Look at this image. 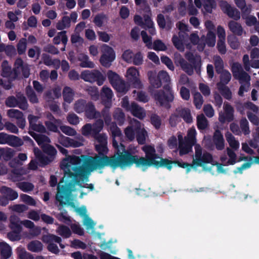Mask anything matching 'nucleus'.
Segmentation results:
<instances>
[{"label": "nucleus", "mask_w": 259, "mask_h": 259, "mask_svg": "<svg viewBox=\"0 0 259 259\" xmlns=\"http://www.w3.org/2000/svg\"><path fill=\"white\" fill-rule=\"evenodd\" d=\"M112 145L115 148L113 155L115 169L118 167L122 168L131 166L133 164H135L137 167L142 166L147 168L154 166V159L159 158L154 147L151 145H145L142 147L145 157L133 155L131 150L126 149L125 146L121 143L118 145L115 140H113Z\"/></svg>", "instance_id": "f257e3e1"}, {"label": "nucleus", "mask_w": 259, "mask_h": 259, "mask_svg": "<svg viewBox=\"0 0 259 259\" xmlns=\"http://www.w3.org/2000/svg\"><path fill=\"white\" fill-rule=\"evenodd\" d=\"M90 173H88L87 177H77V180L71 178L66 181L64 185H61L60 182L57 187V193L56 195V199L59 202L60 206L68 205L72 207H75V204L71 199V193L73 190L75 185H78L81 188H87L89 184L84 183L89 181V176Z\"/></svg>", "instance_id": "f03ea898"}, {"label": "nucleus", "mask_w": 259, "mask_h": 259, "mask_svg": "<svg viewBox=\"0 0 259 259\" xmlns=\"http://www.w3.org/2000/svg\"><path fill=\"white\" fill-rule=\"evenodd\" d=\"M86 157L82 159L77 156H68L61 162L60 167L66 181L71 178L77 180V177H87L88 168L85 164Z\"/></svg>", "instance_id": "7ed1b4c3"}, {"label": "nucleus", "mask_w": 259, "mask_h": 259, "mask_svg": "<svg viewBox=\"0 0 259 259\" xmlns=\"http://www.w3.org/2000/svg\"><path fill=\"white\" fill-rule=\"evenodd\" d=\"M104 127V121L98 119L93 124L86 123L81 128L82 134L85 137L91 136L98 144H107V136L105 133L100 134Z\"/></svg>", "instance_id": "20e7f679"}, {"label": "nucleus", "mask_w": 259, "mask_h": 259, "mask_svg": "<svg viewBox=\"0 0 259 259\" xmlns=\"http://www.w3.org/2000/svg\"><path fill=\"white\" fill-rule=\"evenodd\" d=\"M85 164L88 168V173H91L96 169H103L106 166H110L112 168L115 169L113 155L108 156L107 155H95L94 157L87 156Z\"/></svg>", "instance_id": "39448f33"}, {"label": "nucleus", "mask_w": 259, "mask_h": 259, "mask_svg": "<svg viewBox=\"0 0 259 259\" xmlns=\"http://www.w3.org/2000/svg\"><path fill=\"white\" fill-rule=\"evenodd\" d=\"M157 159H158V158ZM159 159H160V161L154 159V166L156 168L164 167L167 168L168 170H170L172 168V164H177L179 167L186 168V172L188 173L190 172L192 168L195 167L194 165H195V164H193V163L192 164H190L186 162H180L178 160L172 161L160 157H159Z\"/></svg>", "instance_id": "423d86ee"}, {"label": "nucleus", "mask_w": 259, "mask_h": 259, "mask_svg": "<svg viewBox=\"0 0 259 259\" xmlns=\"http://www.w3.org/2000/svg\"><path fill=\"white\" fill-rule=\"evenodd\" d=\"M5 104L7 107H18L23 110H26L28 107L27 99L21 93L17 94L16 97L14 96L8 97L5 101Z\"/></svg>", "instance_id": "0eeeda50"}, {"label": "nucleus", "mask_w": 259, "mask_h": 259, "mask_svg": "<svg viewBox=\"0 0 259 259\" xmlns=\"http://www.w3.org/2000/svg\"><path fill=\"white\" fill-rule=\"evenodd\" d=\"M153 98L157 104L169 109L170 108V103L173 102L175 97L171 93H165L162 90H159L154 92Z\"/></svg>", "instance_id": "6e6552de"}, {"label": "nucleus", "mask_w": 259, "mask_h": 259, "mask_svg": "<svg viewBox=\"0 0 259 259\" xmlns=\"http://www.w3.org/2000/svg\"><path fill=\"white\" fill-rule=\"evenodd\" d=\"M80 77L85 81L90 82H97L98 85L104 83L105 77L98 70H84L81 73Z\"/></svg>", "instance_id": "1a4fd4ad"}, {"label": "nucleus", "mask_w": 259, "mask_h": 259, "mask_svg": "<svg viewBox=\"0 0 259 259\" xmlns=\"http://www.w3.org/2000/svg\"><path fill=\"white\" fill-rule=\"evenodd\" d=\"M104 53L101 56L100 59V63L105 67H109L111 63L115 58V54L113 49L106 45L104 46Z\"/></svg>", "instance_id": "9d476101"}, {"label": "nucleus", "mask_w": 259, "mask_h": 259, "mask_svg": "<svg viewBox=\"0 0 259 259\" xmlns=\"http://www.w3.org/2000/svg\"><path fill=\"white\" fill-rule=\"evenodd\" d=\"M139 76V72L135 67H130L127 70V80L135 88H141L142 85Z\"/></svg>", "instance_id": "9b49d317"}, {"label": "nucleus", "mask_w": 259, "mask_h": 259, "mask_svg": "<svg viewBox=\"0 0 259 259\" xmlns=\"http://www.w3.org/2000/svg\"><path fill=\"white\" fill-rule=\"evenodd\" d=\"M224 113H220L219 120L221 123H225L226 121L231 122L234 120V110L233 107L228 102L224 104Z\"/></svg>", "instance_id": "f8f14e48"}, {"label": "nucleus", "mask_w": 259, "mask_h": 259, "mask_svg": "<svg viewBox=\"0 0 259 259\" xmlns=\"http://www.w3.org/2000/svg\"><path fill=\"white\" fill-rule=\"evenodd\" d=\"M220 6L223 12L229 17L235 20H238L240 18V12L236 8L232 7L226 1H223Z\"/></svg>", "instance_id": "ddd939ff"}, {"label": "nucleus", "mask_w": 259, "mask_h": 259, "mask_svg": "<svg viewBox=\"0 0 259 259\" xmlns=\"http://www.w3.org/2000/svg\"><path fill=\"white\" fill-rule=\"evenodd\" d=\"M176 63L179 64L182 69L185 71L188 75H192L194 73L195 69L194 65L189 63L181 56L177 58L175 61Z\"/></svg>", "instance_id": "4468645a"}, {"label": "nucleus", "mask_w": 259, "mask_h": 259, "mask_svg": "<svg viewBox=\"0 0 259 259\" xmlns=\"http://www.w3.org/2000/svg\"><path fill=\"white\" fill-rule=\"evenodd\" d=\"M85 116L90 119H95L101 117L100 112L96 110L95 106L93 102H89L84 112Z\"/></svg>", "instance_id": "2eb2a0df"}, {"label": "nucleus", "mask_w": 259, "mask_h": 259, "mask_svg": "<svg viewBox=\"0 0 259 259\" xmlns=\"http://www.w3.org/2000/svg\"><path fill=\"white\" fill-rule=\"evenodd\" d=\"M213 142L218 150H222L225 148V140L223 135L219 130L215 131L212 138Z\"/></svg>", "instance_id": "dca6fc26"}, {"label": "nucleus", "mask_w": 259, "mask_h": 259, "mask_svg": "<svg viewBox=\"0 0 259 259\" xmlns=\"http://www.w3.org/2000/svg\"><path fill=\"white\" fill-rule=\"evenodd\" d=\"M60 144L65 147H72L74 148L79 147L83 145L81 142L63 135L61 137Z\"/></svg>", "instance_id": "f3484780"}, {"label": "nucleus", "mask_w": 259, "mask_h": 259, "mask_svg": "<svg viewBox=\"0 0 259 259\" xmlns=\"http://www.w3.org/2000/svg\"><path fill=\"white\" fill-rule=\"evenodd\" d=\"M0 193L6 197L10 201H13L18 197V194L17 191L5 186H3L1 188Z\"/></svg>", "instance_id": "a211bd4d"}, {"label": "nucleus", "mask_w": 259, "mask_h": 259, "mask_svg": "<svg viewBox=\"0 0 259 259\" xmlns=\"http://www.w3.org/2000/svg\"><path fill=\"white\" fill-rule=\"evenodd\" d=\"M130 110L133 115L140 119H143L146 116L144 109L135 102L132 103Z\"/></svg>", "instance_id": "6ab92c4d"}, {"label": "nucleus", "mask_w": 259, "mask_h": 259, "mask_svg": "<svg viewBox=\"0 0 259 259\" xmlns=\"http://www.w3.org/2000/svg\"><path fill=\"white\" fill-rule=\"evenodd\" d=\"M185 57L191 64L194 65L195 70L197 73L200 72L201 67V59L200 56L195 57L191 52L187 53Z\"/></svg>", "instance_id": "aec40b11"}, {"label": "nucleus", "mask_w": 259, "mask_h": 259, "mask_svg": "<svg viewBox=\"0 0 259 259\" xmlns=\"http://www.w3.org/2000/svg\"><path fill=\"white\" fill-rule=\"evenodd\" d=\"M34 154L36 158L40 163V165L41 166H45L54 160L52 157L47 156L43 154L41 151L38 149L37 150L35 149Z\"/></svg>", "instance_id": "412c9836"}, {"label": "nucleus", "mask_w": 259, "mask_h": 259, "mask_svg": "<svg viewBox=\"0 0 259 259\" xmlns=\"http://www.w3.org/2000/svg\"><path fill=\"white\" fill-rule=\"evenodd\" d=\"M12 253L11 246L6 242H0L1 259H8Z\"/></svg>", "instance_id": "4be33fe9"}, {"label": "nucleus", "mask_w": 259, "mask_h": 259, "mask_svg": "<svg viewBox=\"0 0 259 259\" xmlns=\"http://www.w3.org/2000/svg\"><path fill=\"white\" fill-rule=\"evenodd\" d=\"M6 144L12 147L17 148L22 146L24 142L19 137L9 134Z\"/></svg>", "instance_id": "5701e85b"}, {"label": "nucleus", "mask_w": 259, "mask_h": 259, "mask_svg": "<svg viewBox=\"0 0 259 259\" xmlns=\"http://www.w3.org/2000/svg\"><path fill=\"white\" fill-rule=\"evenodd\" d=\"M195 144L188 141L185 140L183 143L179 144L178 148L179 149V155L183 156L188 154L192 151V147Z\"/></svg>", "instance_id": "b1692460"}, {"label": "nucleus", "mask_w": 259, "mask_h": 259, "mask_svg": "<svg viewBox=\"0 0 259 259\" xmlns=\"http://www.w3.org/2000/svg\"><path fill=\"white\" fill-rule=\"evenodd\" d=\"M136 136L139 144L143 145L146 143V137L147 133L144 128H142L139 124V127L136 130Z\"/></svg>", "instance_id": "393cba45"}, {"label": "nucleus", "mask_w": 259, "mask_h": 259, "mask_svg": "<svg viewBox=\"0 0 259 259\" xmlns=\"http://www.w3.org/2000/svg\"><path fill=\"white\" fill-rule=\"evenodd\" d=\"M228 27L233 34L238 36L242 34L243 28L238 22L231 20L228 23Z\"/></svg>", "instance_id": "a878e982"}, {"label": "nucleus", "mask_w": 259, "mask_h": 259, "mask_svg": "<svg viewBox=\"0 0 259 259\" xmlns=\"http://www.w3.org/2000/svg\"><path fill=\"white\" fill-rule=\"evenodd\" d=\"M139 124L128 126L124 130V134L126 138L130 141H133L136 136V130L139 127Z\"/></svg>", "instance_id": "bb28decb"}, {"label": "nucleus", "mask_w": 259, "mask_h": 259, "mask_svg": "<svg viewBox=\"0 0 259 259\" xmlns=\"http://www.w3.org/2000/svg\"><path fill=\"white\" fill-rule=\"evenodd\" d=\"M70 27V18L67 16H63L61 20L59 21L56 25L58 30L63 31L64 29Z\"/></svg>", "instance_id": "cd10ccee"}, {"label": "nucleus", "mask_w": 259, "mask_h": 259, "mask_svg": "<svg viewBox=\"0 0 259 259\" xmlns=\"http://www.w3.org/2000/svg\"><path fill=\"white\" fill-rule=\"evenodd\" d=\"M43 248V245L38 240H33L30 241L27 245V249L33 252H40Z\"/></svg>", "instance_id": "c85d7f7f"}, {"label": "nucleus", "mask_w": 259, "mask_h": 259, "mask_svg": "<svg viewBox=\"0 0 259 259\" xmlns=\"http://www.w3.org/2000/svg\"><path fill=\"white\" fill-rule=\"evenodd\" d=\"M114 119L118 125H121L124 122L125 115L122 109L118 108L114 112L113 114Z\"/></svg>", "instance_id": "c756f323"}, {"label": "nucleus", "mask_w": 259, "mask_h": 259, "mask_svg": "<svg viewBox=\"0 0 259 259\" xmlns=\"http://www.w3.org/2000/svg\"><path fill=\"white\" fill-rule=\"evenodd\" d=\"M220 81L217 83L218 85H226L231 79V74L227 70H224L220 74Z\"/></svg>", "instance_id": "7c9ffc66"}, {"label": "nucleus", "mask_w": 259, "mask_h": 259, "mask_svg": "<svg viewBox=\"0 0 259 259\" xmlns=\"http://www.w3.org/2000/svg\"><path fill=\"white\" fill-rule=\"evenodd\" d=\"M25 93L30 102L31 103H37L38 102L37 97L30 85H27L25 88Z\"/></svg>", "instance_id": "2f4dec72"}, {"label": "nucleus", "mask_w": 259, "mask_h": 259, "mask_svg": "<svg viewBox=\"0 0 259 259\" xmlns=\"http://www.w3.org/2000/svg\"><path fill=\"white\" fill-rule=\"evenodd\" d=\"M101 96L102 98H106V101L103 99V103L106 102L110 104L111 103V99L113 97V92L110 88L104 86L102 89Z\"/></svg>", "instance_id": "473e14b6"}, {"label": "nucleus", "mask_w": 259, "mask_h": 259, "mask_svg": "<svg viewBox=\"0 0 259 259\" xmlns=\"http://www.w3.org/2000/svg\"><path fill=\"white\" fill-rule=\"evenodd\" d=\"M41 148L45 153L47 154L49 157H52L53 160H54L57 151L54 146L50 144H46L41 146Z\"/></svg>", "instance_id": "72a5a7b5"}, {"label": "nucleus", "mask_w": 259, "mask_h": 259, "mask_svg": "<svg viewBox=\"0 0 259 259\" xmlns=\"http://www.w3.org/2000/svg\"><path fill=\"white\" fill-rule=\"evenodd\" d=\"M87 104L88 103L86 100L83 99L78 100L74 104V109L78 113L84 112Z\"/></svg>", "instance_id": "f704fd0d"}, {"label": "nucleus", "mask_w": 259, "mask_h": 259, "mask_svg": "<svg viewBox=\"0 0 259 259\" xmlns=\"http://www.w3.org/2000/svg\"><path fill=\"white\" fill-rule=\"evenodd\" d=\"M25 64H24L23 60L21 58L16 59L14 62L13 72L15 77L18 76L20 74V69L23 68Z\"/></svg>", "instance_id": "c9c22d12"}, {"label": "nucleus", "mask_w": 259, "mask_h": 259, "mask_svg": "<svg viewBox=\"0 0 259 259\" xmlns=\"http://www.w3.org/2000/svg\"><path fill=\"white\" fill-rule=\"evenodd\" d=\"M197 126L199 130H204L208 126V121L205 116L201 114L197 117Z\"/></svg>", "instance_id": "e433bc0d"}, {"label": "nucleus", "mask_w": 259, "mask_h": 259, "mask_svg": "<svg viewBox=\"0 0 259 259\" xmlns=\"http://www.w3.org/2000/svg\"><path fill=\"white\" fill-rule=\"evenodd\" d=\"M16 186L24 192L31 191L34 189L33 184L28 182H18L16 183Z\"/></svg>", "instance_id": "4c0bfd02"}, {"label": "nucleus", "mask_w": 259, "mask_h": 259, "mask_svg": "<svg viewBox=\"0 0 259 259\" xmlns=\"http://www.w3.org/2000/svg\"><path fill=\"white\" fill-rule=\"evenodd\" d=\"M202 5L205 11L211 13L212 10L215 9L217 4L214 0H201Z\"/></svg>", "instance_id": "58836bf2"}, {"label": "nucleus", "mask_w": 259, "mask_h": 259, "mask_svg": "<svg viewBox=\"0 0 259 259\" xmlns=\"http://www.w3.org/2000/svg\"><path fill=\"white\" fill-rule=\"evenodd\" d=\"M10 221V227L12 231L21 233L22 227L19 223V219L16 217H11Z\"/></svg>", "instance_id": "ea45409f"}, {"label": "nucleus", "mask_w": 259, "mask_h": 259, "mask_svg": "<svg viewBox=\"0 0 259 259\" xmlns=\"http://www.w3.org/2000/svg\"><path fill=\"white\" fill-rule=\"evenodd\" d=\"M213 61L215 71L218 74H220L224 70L223 60L220 56H217L214 57Z\"/></svg>", "instance_id": "a19ab883"}, {"label": "nucleus", "mask_w": 259, "mask_h": 259, "mask_svg": "<svg viewBox=\"0 0 259 259\" xmlns=\"http://www.w3.org/2000/svg\"><path fill=\"white\" fill-rule=\"evenodd\" d=\"M107 76L110 83L113 87L117 85L120 80L119 75L112 70H108L107 72Z\"/></svg>", "instance_id": "79ce46f5"}, {"label": "nucleus", "mask_w": 259, "mask_h": 259, "mask_svg": "<svg viewBox=\"0 0 259 259\" xmlns=\"http://www.w3.org/2000/svg\"><path fill=\"white\" fill-rule=\"evenodd\" d=\"M62 95L64 100L67 103H71L73 100V93L71 88L69 87H64Z\"/></svg>", "instance_id": "37998d69"}, {"label": "nucleus", "mask_w": 259, "mask_h": 259, "mask_svg": "<svg viewBox=\"0 0 259 259\" xmlns=\"http://www.w3.org/2000/svg\"><path fill=\"white\" fill-rule=\"evenodd\" d=\"M180 116L183 120L188 123L192 122V117L191 114L190 110L188 108H183L180 111Z\"/></svg>", "instance_id": "c03bdc74"}, {"label": "nucleus", "mask_w": 259, "mask_h": 259, "mask_svg": "<svg viewBox=\"0 0 259 259\" xmlns=\"http://www.w3.org/2000/svg\"><path fill=\"white\" fill-rule=\"evenodd\" d=\"M221 95L227 100L232 99V94L230 89L226 85H218Z\"/></svg>", "instance_id": "a18cd8bd"}, {"label": "nucleus", "mask_w": 259, "mask_h": 259, "mask_svg": "<svg viewBox=\"0 0 259 259\" xmlns=\"http://www.w3.org/2000/svg\"><path fill=\"white\" fill-rule=\"evenodd\" d=\"M195 157L196 160H193V164H195L196 166H202V164L200 162V160L201 159L202 155V148L201 146L197 144L195 146Z\"/></svg>", "instance_id": "49530a36"}, {"label": "nucleus", "mask_w": 259, "mask_h": 259, "mask_svg": "<svg viewBox=\"0 0 259 259\" xmlns=\"http://www.w3.org/2000/svg\"><path fill=\"white\" fill-rule=\"evenodd\" d=\"M193 103L197 109H200L203 103V99L201 94L198 92H195L193 95Z\"/></svg>", "instance_id": "de8ad7c7"}, {"label": "nucleus", "mask_w": 259, "mask_h": 259, "mask_svg": "<svg viewBox=\"0 0 259 259\" xmlns=\"http://www.w3.org/2000/svg\"><path fill=\"white\" fill-rule=\"evenodd\" d=\"M45 124L48 131L60 134V132L58 130V127H60L61 124H58L55 122L51 121H46Z\"/></svg>", "instance_id": "09e8293b"}, {"label": "nucleus", "mask_w": 259, "mask_h": 259, "mask_svg": "<svg viewBox=\"0 0 259 259\" xmlns=\"http://www.w3.org/2000/svg\"><path fill=\"white\" fill-rule=\"evenodd\" d=\"M152 49L156 51H165L167 47L160 39L155 40L152 45Z\"/></svg>", "instance_id": "8fccbe9b"}, {"label": "nucleus", "mask_w": 259, "mask_h": 259, "mask_svg": "<svg viewBox=\"0 0 259 259\" xmlns=\"http://www.w3.org/2000/svg\"><path fill=\"white\" fill-rule=\"evenodd\" d=\"M226 139L229 144L230 146L234 150H237L239 147L238 141H236L234 137L231 134L226 135Z\"/></svg>", "instance_id": "3c124183"}, {"label": "nucleus", "mask_w": 259, "mask_h": 259, "mask_svg": "<svg viewBox=\"0 0 259 259\" xmlns=\"http://www.w3.org/2000/svg\"><path fill=\"white\" fill-rule=\"evenodd\" d=\"M95 150L98 153L97 155H107L108 152L107 144H96Z\"/></svg>", "instance_id": "603ef678"}, {"label": "nucleus", "mask_w": 259, "mask_h": 259, "mask_svg": "<svg viewBox=\"0 0 259 259\" xmlns=\"http://www.w3.org/2000/svg\"><path fill=\"white\" fill-rule=\"evenodd\" d=\"M215 34L211 31H208L205 39V42L207 45L210 47L214 46L215 44Z\"/></svg>", "instance_id": "864d4df0"}, {"label": "nucleus", "mask_w": 259, "mask_h": 259, "mask_svg": "<svg viewBox=\"0 0 259 259\" xmlns=\"http://www.w3.org/2000/svg\"><path fill=\"white\" fill-rule=\"evenodd\" d=\"M240 126L244 135L249 134L250 132L249 127V123L246 118L243 117L240 120Z\"/></svg>", "instance_id": "5fc2aeb1"}, {"label": "nucleus", "mask_w": 259, "mask_h": 259, "mask_svg": "<svg viewBox=\"0 0 259 259\" xmlns=\"http://www.w3.org/2000/svg\"><path fill=\"white\" fill-rule=\"evenodd\" d=\"M58 233L60 235L64 238H68L71 235L69 228L65 225H62L59 227Z\"/></svg>", "instance_id": "6e6d98bb"}, {"label": "nucleus", "mask_w": 259, "mask_h": 259, "mask_svg": "<svg viewBox=\"0 0 259 259\" xmlns=\"http://www.w3.org/2000/svg\"><path fill=\"white\" fill-rule=\"evenodd\" d=\"M26 46V39L21 38L17 45V52L19 55H21L25 53Z\"/></svg>", "instance_id": "4d7b16f0"}, {"label": "nucleus", "mask_w": 259, "mask_h": 259, "mask_svg": "<svg viewBox=\"0 0 259 259\" xmlns=\"http://www.w3.org/2000/svg\"><path fill=\"white\" fill-rule=\"evenodd\" d=\"M143 41L146 44V46L148 49H152V37L149 36L145 30H142L141 32Z\"/></svg>", "instance_id": "13d9d810"}, {"label": "nucleus", "mask_w": 259, "mask_h": 259, "mask_svg": "<svg viewBox=\"0 0 259 259\" xmlns=\"http://www.w3.org/2000/svg\"><path fill=\"white\" fill-rule=\"evenodd\" d=\"M228 42L230 47L234 49H237L240 46V43L238 38L234 35H229L228 36Z\"/></svg>", "instance_id": "bf43d9fd"}, {"label": "nucleus", "mask_w": 259, "mask_h": 259, "mask_svg": "<svg viewBox=\"0 0 259 259\" xmlns=\"http://www.w3.org/2000/svg\"><path fill=\"white\" fill-rule=\"evenodd\" d=\"M8 116L12 118H16L17 119L23 116V113L19 110L11 109L7 111Z\"/></svg>", "instance_id": "052dcab7"}, {"label": "nucleus", "mask_w": 259, "mask_h": 259, "mask_svg": "<svg viewBox=\"0 0 259 259\" xmlns=\"http://www.w3.org/2000/svg\"><path fill=\"white\" fill-rule=\"evenodd\" d=\"M234 78L238 79L240 83H242L243 82L249 83L250 80V77L249 74L244 70L241 71V72Z\"/></svg>", "instance_id": "680f3d73"}, {"label": "nucleus", "mask_w": 259, "mask_h": 259, "mask_svg": "<svg viewBox=\"0 0 259 259\" xmlns=\"http://www.w3.org/2000/svg\"><path fill=\"white\" fill-rule=\"evenodd\" d=\"M14 151L10 148H7L6 149L3 148L2 158L5 161H9L14 156Z\"/></svg>", "instance_id": "e2e57ef3"}, {"label": "nucleus", "mask_w": 259, "mask_h": 259, "mask_svg": "<svg viewBox=\"0 0 259 259\" xmlns=\"http://www.w3.org/2000/svg\"><path fill=\"white\" fill-rule=\"evenodd\" d=\"M2 71L1 75L4 77H8L10 76L12 73L11 68L10 67L8 66V61L5 60L2 63Z\"/></svg>", "instance_id": "0e129e2a"}, {"label": "nucleus", "mask_w": 259, "mask_h": 259, "mask_svg": "<svg viewBox=\"0 0 259 259\" xmlns=\"http://www.w3.org/2000/svg\"><path fill=\"white\" fill-rule=\"evenodd\" d=\"M106 18V15L103 14H98L94 18L93 22L99 27L102 26L104 19Z\"/></svg>", "instance_id": "69168bd1"}, {"label": "nucleus", "mask_w": 259, "mask_h": 259, "mask_svg": "<svg viewBox=\"0 0 259 259\" xmlns=\"http://www.w3.org/2000/svg\"><path fill=\"white\" fill-rule=\"evenodd\" d=\"M196 132L194 128H191L188 132L187 137H185V140L190 142L195 145L196 143Z\"/></svg>", "instance_id": "338daca9"}, {"label": "nucleus", "mask_w": 259, "mask_h": 259, "mask_svg": "<svg viewBox=\"0 0 259 259\" xmlns=\"http://www.w3.org/2000/svg\"><path fill=\"white\" fill-rule=\"evenodd\" d=\"M61 131L65 135L73 136L76 135V131L70 126L61 125L60 127Z\"/></svg>", "instance_id": "774afa93"}]
</instances>
